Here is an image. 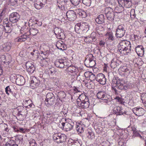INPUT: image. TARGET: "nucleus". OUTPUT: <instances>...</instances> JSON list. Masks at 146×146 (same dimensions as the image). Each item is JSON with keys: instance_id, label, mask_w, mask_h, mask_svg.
Here are the masks:
<instances>
[{"instance_id": "nucleus-1", "label": "nucleus", "mask_w": 146, "mask_h": 146, "mask_svg": "<svg viewBox=\"0 0 146 146\" xmlns=\"http://www.w3.org/2000/svg\"><path fill=\"white\" fill-rule=\"evenodd\" d=\"M134 86L132 83L125 82L123 80L119 79L116 82V84H112L111 89L115 94L119 92V90H125L128 88H131Z\"/></svg>"}, {"instance_id": "nucleus-2", "label": "nucleus", "mask_w": 146, "mask_h": 146, "mask_svg": "<svg viewBox=\"0 0 146 146\" xmlns=\"http://www.w3.org/2000/svg\"><path fill=\"white\" fill-rule=\"evenodd\" d=\"M131 46L130 41L125 40L122 41L118 45V50L122 54L125 55L127 53L131 51Z\"/></svg>"}, {"instance_id": "nucleus-3", "label": "nucleus", "mask_w": 146, "mask_h": 146, "mask_svg": "<svg viewBox=\"0 0 146 146\" xmlns=\"http://www.w3.org/2000/svg\"><path fill=\"white\" fill-rule=\"evenodd\" d=\"M79 99L80 103L78 106L82 108H87L89 106L90 103L88 98L84 94H81L79 96Z\"/></svg>"}, {"instance_id": "nucleus-4", "label": "nucleus", "mask_w": 146, "mask_h": 146, "mask_svg": "<svg viewBox=\"0 0 146 146\" xmlns=\"http://www.w3.org/2000/svg\"><path fill=\"white\" fill-rule=\"evenodd\" d=\"M96 96L98 98L103 100L104 102L108 103L110 101V99L111 97L103 90L99 91L97 94Z\"/></svg>"}, {"instance_id": "nucleus-5", "label": "nucleus", "mask_w": 146, "mask_h": 146, "mask_svg": "<svg viewBox=\"0 0 146 146\" xmlns=\"http://www.w3.org/2000/svg\"><path fill=\"white\" fill-rule=\"evenodd\" d=\"M28 28L27 27H25L24 28H22L20 31L21 33H24L19 37L16 38L15 39V41L16 42H25L27 39L28 38H29V34H27L26 32L27 29Z\"/></svg>"}, {"instance_id": "nucleus-6", "label": "nucleus", "mask_w": 146, "mask_h": 146, "mask_svg": "<svg viewBox=\"0 0 146 146\" xmlns=\"http://www.w3.org/2000/svg\"><path fill=\"white\" fill-rule=\"evenodd\" d=\"M53 138L55 142L59 143L65 142L66 141L67 137L64 134L58 133L53 135Z\"/></svg>"}, {"instance_id": "nucleus-7", "label": "nucleus", "mask_w": 146, "mask_h": 146, "mask_svg": "<svg viewBox=\"0 0 146 146\" xmlns=\"http://www.w3.org/2000/svg\"><path fill=\"white\" fill-rule=\"evenodd\" d=\"M94 57L92 54L89 55V57H87L84 61V64L87 67H93L96 63L94 60Z\"/></svg>"}, {"instance_id": "nucleus-8", "label": "nucleus", "mask_w": 146, "mask_h": 146, "mask_svg": "<svg viewBox=\"0 0 146 146\" xmlns=\"http://www.w3.org/2000/svg\"><path fill=\"white\" fill-rule=\"evenodd\" d=\"M125 32V26L123 25H119L116 30V36L117 38H121L124 36Z\"/></svg>"}, {"instance_id": "nucleus-9", "label": "nucleus", "mask_w": 146, "mask_h": 146, "mask_svg": "<svg viewBox=\"0 0 146 146\" xmlns=\"http://www.w3.org/2000/svg\"><path fill=\"white\" fill-rule=\"evenodd\" d=\"M60 123L62 126H61V128L66 131H69L72 129L73 128L74 124V122L72 121H69V122H62Z\"/></svg>"}, {"instance_id": "nucleus-10", "label": "nucleus", "mask_w": 146, "mask_h": 146, "mask_svg": "<svg viewBox=\"0 0 146 146\" xmlns=\"http://www.w3.org/2000/svg\"><path fill=\"white\" fill-rule=\"evenodd\" d=\"M30 86L33 89H35L39 87L40 85V80L38 79L35 77H33L31 78Z\"/></svg>"}, {"instance_id": "nucleus-11", "label": "nucleus", "mask_w": 146, "mask_h": 146, "mask_svg": "<svg viewBox=\"0 0 146 146\" xmlns=\"http://www.w3.org/2000/svg\"><path fill=\"white\" fill-rule=\"evenodd\" d=\"M20 18V16L17 12H13L9 15V21L13 23L18 22Z\"/></svg>"}, {"instance_id": "nucleus-12", "label": "nucleus", "mask_w": 146, "mask_h": 146, "mask_svg": "<svg viewBox=\"0 0 146 146\" xmlns=\"http://www.w3.org/2000/svg\"><path fill=\"white\" fill-rule=\"evenodd\" d=\"M113 113L117 115L126 114L127 112L121 107L116 106L113 108Z\"/></svg>"}, {"instance_id": "nucleus-13", "label": "nucleus", "mask_w": 146, "mask_h": 146, "mask_svg": "<svg viewBox=\"0 0 146 146\" xmlns=\"http://www.w3.org/2000/svg\"><path fill=\"white\" fill-rule=\"evenodd\" d=\"M9 130L7 124L4 123L0 125V133L2 135L5 136L8 135Z\"/></svg>"}, {"instance_id": "nucleus-14", "label": "nucleus", "mask_w": 146, "mask_h": 146, "mask_svg": "<svg viewBox=\"0 0 146 146\" xmlns=\"http://www.w3.org/2000/svg\"><path fill=\"white\" fill-rule=\"evenodd\" d=\"M55 66L58 68H63L65 66H67L66 61L62 59L57 60L54 62Z\"/></svg>"}, {"instance_id": "nucleus-15", "label": "nucleus", "mask_w": 146, "mask_h": 146, "mask_svg": "<svg viewBox=\"0 0 146 146\" xmlns=\"http://www.w3.org/2000/svg\"><path fill=\"white\" fill-rule=\"evenodd\" d=\"M132 111L136 115L139 116L143 115L145 112V110L143 108L139 107L133 108Z\"/></svg>"}, {"instance_id": "nucleus-16", "label": "nucleus", "mask_w": 146, "mask_h": 146, "mask_svg": "<svg viewBox=\"0 0 146 146\" xmlns=\"http://www.w3.org/2000/svg\"><path fill=\"white\" fill-rule=\"evenodd\" d=\"M96 80L100 84L102 85L105 84L106 82V79L105 76L102 73H99L97 75Z\"/></svg>"}, {"instance_id": "nucleus-17", "label": "nucleus", "mask_w": 146, "mask_h": 146, "mask_svg": "<svg viewBox=\"0 0 146 146\" xmlns=\"http://www.w3.org/2000/svg\"><path fill=\"white\" fill-rule=\"evenodd\" d=\"M66 15L68 20L70 21L74 20L76 17V15L74 11L72 10L68 11Z\"/></svg>"}, {"instance_id": "nucleus-18", "label": "nucleus", "mask_w": 146, "mask_h": 146, "mask_svg": "<svg viewBox=\"0 0 146 146\" xmlns=\"http://www.w3.org/2000/svg\"><path fill=\"white\" fill-rule=\"evenodd\" d=\"M27 71L30 74H32L35 70V68L34 65L30 62H27L26 64Z\"/></svg>"}, {"instance_id": "nucleus-19", "label": "nucleus", "mask_w": 146, "mask_h": 146, "mask_svg": "<svg viewBox=\"0 0 146 146\" xmlns=\"http://www.w3.org/2000/svg\"><path fill=\"white\" fill-rule=\"evenodd\" d=\"M17 110L18 112L17 115L19 116L20 115L26 116L27 114V111L26 108H25L23 106H19L17 107Z\"/></svg>"}, {"instance_id": "nucleus-20", "label": "nucleus", "mask_w": 146, "mask_h": 146, "mask_svg": "<svg viewBox=\"0 0 146 146\" xmlns=\"http://www.w3.org/2000/svg\"><path fill=\"white\" fill-rule=\"evenodd\" d=\"M50 62L49 59L47 57L40 58V60L39 61L40 66L43 67L47 66L49 65Z\"/></svg>"}, {"instance_id": "nucleus-21", "label": "nucleus", "mask_w": 146, "mask_h": 146, "mask_svg": "<svg viewBox=\"0 0 146 146\" xmlns=\"http://www.w3.org/2000/svg\"><path fill=\"white\" fill-rule=\"evenodd\" d=\"M16 76V84L19 86L23 85L25 82L24 78L23 76L19 75H18Z\"/></svg>"}, {"instance_id": "nucleus-22", "label": "nucleus", "mask_w": 146, "mask_h": 146, "mask_svg": "<svg viewBox=\"0 0 146 146\" xmlns=\"http://www.w3.org/2000/svg\"><path fill=\"white\" fill-rule=\"evenodd\" d=\"M135 50L136 53L139 56H143L144 54V49L142 45H138L135 47Z\"/></svg>"}, {"instance_id": "nucleus-23", "label": "nucleus", "mask_w": 146, "mask_h": 146, "mask_svg": "<svg viewBox=\"0 0 146 146\" xmlns=\"http://www.w3.org/2000/svg\"><path fill=\"white\" fill-rule=\"evenodd\" d=\"M56 46L58 49L62 50H65L66 48V45L61 40H59L57 42Z\"/></svg>"}, {"instance_id": "nucleus-24", "label": "nucleus", "mask_w": 146, "mask_h": 146, "mask_svg": "<svg viewBox=\"0 0 146 146\" xmlns=\"http://www.w3.org/2000/svg\"><path fill=\"white\" fill-rule=\"evenodd\" d=\"M96 22L98 24H102L105 21L104 16L103 14L98 15L95 20Z\"/></svg>"}, {"instance_id": "nucleus-25", "label": "nucleus", "mask_w": 146, "mask_h": 146, "mask_svg": "<svg viewBox=\"0 0 146 146\" xmlns=\"http://www.w3.org/2000/svg\"><path fill=\"white\" fill-rule=\"evenodd\" d=\"M55 101V98H52L49 99H45V104L46 106H49L53 104Z\"/></svg>"}, {"instance_id": "nucleus-26", "label": "nucleus", "mask_w": 146, "mask_h": 146, "mask_svg": "<svg viewBox=\"0 0 146 146\" xmlns=\"http://www.w3.org/2000/svg\"><path fill=\"white\" fill-rule=\"evenodd\" d=\"M29 32H27V34L32 35L33 36L36 35L38 33V30L36 28L32 27L31 28H30L29 30Z\"/></svg>"}, {"instance_id": "nucleus-27", "label": "nucleus", "mask_w": 146, "mask_h": 146, "mask_svg": "<svg viewBox=\"0 0 146 146\" xmlns=\"http://www.w3.org/2000/svg\"><path fill=\"white\" fill-rule=\"evenodd\" d=\"M81 31H88L89 29V26L87 23L81 22Z\"/></svg>"}, {"instance_id": "nucleus-28", "label": "nucleus", "mask_w": 146, "mask_h": 146, "mask_svg": "<svg viewBox=\"0 0 146 146\" xmlns=\"http://www.w3.org/2000/svg\"><path fill=\"white\" fill-rule=\"evenodd\" d=\"M76 130L78 132L82 133L84 132V127L81 124L78 123L76 124Z\"/></svg>"}, {"instance_id": "nucleus-29", "label": "nucleus", "mask_w": 146, "mask_h": 146, "mask_svg": "<svg viewBox=\"0 0 146 146\" xmlns=\"http://www.w3.org/2000/svg\"><path fill=\"white\" fill-rule=\"evenodd\" d=\"M11 44L10 42L5 43L3 45L4 50L7 51H9L11 48Z\"/></svg>"}, {"instance_id": "nucleus-30", "label": "nucleus", "mask_w": 146, "mask_h": 146, "mask_svg": "<svg viewBox=\"0 0 146 146\" xmlns=\"http://www.w3.org/2000/svg\"><path fill=\"white\" fill-rule=\"evenodd\" d=\"M85 76L86 75H88L87 77H89L90 79H91L92 80H94L95 79H96V76L94 74L91 72L90 71L86 72L85 73Z\"/></svg>"}, {"instance_id": "nucleus-31", "label": "nucleus", "mask_w": 146, "mask_h": 146, "mask_svg": "<svg viewBox=\"0 0 146 146\" xmlns=\"http://www.w3.org/2000/svg\"><path fill=\"white\" fill-rule=\"evenodd\" d=\"M11 25L8 24L6 26H4V32L6 33H10L12 30L11 27Z\"/></svg>"}, {"instance_id": "nucleus-32", "label": "nucleus", "mask_w": 146, "mask_h": 146, "mask_svg": "<svg viewBox=\"0 0 146 146\" xmlns=\"http://www.w3.org/2000/svg\"><path fill=\"white\" fill-rule=\"evenodd\" d=\"M105 36L109 40L112 41L114 39V37L113 36V33L111 31L108 32L106 34Z\"/></svg>"}, {"instance_id": "nucleus-33", "label": "nucleus", "mask_w": 146, "mask_h": 146, "mask_svg": "<svg viewBox=\"0 0 146 146\" xmlns=\"http://www.w3.org/2000/svg\"><path fill=\"white\" fill-rule=\"evenodd\" d=\"M5 60L4 61V63H7L9 64L11 62L12 58L11 56L9 54H6Z\"/></svg>"}, {"instance_id": "nucleus-34", "label": "nucleus", "mask_w": 146, "mask_h": 146, "mask_svg": "<svg viewBox=\"0 0 146 146\" xmlns=\"http://www.w3.org/2000/svg\"><path fill=\"white\" fill-rule=\"evenodd\" d=\"M119 65V64L116 61V59H113L111 61L110 66L112 68L114 69Z\"/></svg>"}, {"instance_id": "nucleus-35", "label": "nucleus", "mask_w": 146, "mask_h": 146, "mask_svg": "<svg viewBox=\"0 0 146 146\" xmlns=\"http://www.w3.org/2000/svg\"><path fill=\"white\" fill-rule=\"evenodd\" d=\"M29 23V24H31L32 26L35 25V24L37 23V20L34 17H32L30 19Z\"/></svg>"}, {"instance_id": "nucleus-36", "label": "nucleus", "mask_w": 146, "mask_h": 146, "mask_svg": "<svg viewBox=\"0 0 146 146\" xmlns=\"http://www.w3.org/2000/svg\"><path fill=\"white\" fill-rule=\"evenodd\" d=\"M131 0H124L123 5L127 8L130 7L132 5Z\"/></svg>"}, {"instance_id": "nucleus-37", "label": "nucleus", "mask_w": 146, "mask_h": 146, "mask_svg": "<svg viewBox=\"0 0 146 146\" xmlns=\"http://www.w3.org/2000/svg\"><path fill=\"white\" fill-rule=\"evenodd\" d=\"M81 27V23H78L75 25L74 29L75 31L77 33H79L81 31H82Z\"/></svg>"}, {"instance_id": "nucleus-38", "label": "nucleus", "mask_w": 146, "mask_h": 146, "mask_svg": "<svg viewBox=\"0 0 146 146\" xmlns=\"http://www.w3.org/2000/svg\"><path fill=\"white\" fill-rule=\"evenodd\" d=\"M104 12L106 16L108 14H110L114 12L113 10L110 7L106 8L105 9Z\"/></svg>"}, {"instance_id": "nucleus-39", "label": "nucleus", "mask_w": 146, "mask_h": 146, "mask_svg": "<svg viewBox=\"0 0 146 146\" xmlns=\"http://www.w3.org/2000/svg\"><path fill=\"white\" fill-rule=\"evenodd\" d=\"M87 135L88 138L91 140L94 139L95 137L94 133L92 131H88Z\"/></svg>"}, {"instance_id": "nucleus-40", "label": "nucleus", "mask_w": 146, "mask_h": 146, "mask_svg": "<svg viewBox=\"0 0 146 146\" xmlns=\"http://www.w3.org/2000/svg\"><path fill=\"white\" fill-rule=\"evenodd\" d=\"M47 70L48 74H50L51 75L54 74L56 71L55 68L52 67L48 68Z\"/></svg>"}, {"instance_id": "nucleus-41", "label": "nucleus", "mask_w": 146, "mask_h": 146, "mask_svg": "<svg viewBox=\"0 0 146 146\" xmlns=\"http://www.w3.org/2000/svg\"><path fill=\"white\" fill-rule=\"evenodd\" d=\"M14 143L13 141L10 140L6 143L5 146H18L17 145L14 144Z\"/></svg>"}, {"instance_id": "nucleus-42", "label": "nucleus", "mask_w": 146, "mask_h": 146, "mask_svg": "<svg viewBox=\"0 0 146 146\" xmlns=\"http://www.w3.org/2000/svg\"><path fill=\"white\" fill-rule=\"evenodd\" d=\"M107 19L109 21H112L114 20L115 16L114 13L113 12L112 13L108 14L106 15Z\"/></svg>"}, {"instance_id": "nucleus-43", "label": "nucleus", "mask_w": 146, "mask_h": 146, "mask_svg": "<svg viewBox=\"0 0 146 146\" xmlns=\"http://www.w3.org/2000/svg\"><path fill=\"white\" fill-rule=\"evenodd\" d=\"M57 96L59 99H62L65 97L66 94L64 92L60 91L58 92Z\"/></svg>"}, {"instance_id": "nucleus-44", "label": "nucleus", "mask_w": 146, "mask_h": 146, "mask_svg": "<svg viewBox=\"0 0 146 146\" xmlns=\"http://www.w3.org/2000/svg\"><path fill=\"white\" fill-rule=\"evenodd\" d=\"M131 129L134 136L136 137L141 136L140 134L136 131V128L134 127H132Z\"/></svg>"}, {"instance_id": "nucleus-45", "label": "nucleus", "mask_w": 146, "mask_h": 146, "mask_svg": "<svg viewBox=\"0 0 146 146\" xmlns=\"http://www.w3.org/2000/svg\"><path fill=\"white\" fill-rule=\"evenodd\" d=\"M69 146H80V144L77 140H73Z\"/></svg>"}, {"instance_id": "nucleus-46", "label": "nucleus", "mask_w": 146, "mask_h": 146, "mask_svg": "<svg viewBox=\"0 0 146 146\" xmlns=\"http://www.w3.org/2000/svg\"><path fill=\"white\" fill-rule=\"evenodd\" d=\"M75 70L76 69L74 67L71 66H68L66 69V70L68 72L70 73H73L75 72Z\"/></svg>"}, {"instance_id": "nucleus-47", "label": "nucleus", "mask_w": 146, "mask_h": 146, "mask_svg": "<svg viewBox=\"0 0 146 146\" xmlns=\"http://www.w3.org/2000/svg\"><path fill=\"white\" fill-rule=\"evenodd\" d=\"M80 16L82 18H85L87 16V14L86 12L83 11L81 10L78 13Z\"/></svg>"}, {"instance_id": "nucleus-48", "label": "nucleus", "mask_w": 146, "mask_h": 146, "mask_svg": "<svg viewBox=\"0 0 146 146\" xmlns=\"http://www.w3.org/2000/svg\"><path fill=\"white\" fill-rule=\"evenodd\" d=\"M70 1L74 5H78L80 2V0H70Z\"/></svg>"}, {"instance_id": "nucleus-49", "label": "nucleus", "mask_w": 146, "mask_h": 146, "mask_svg": "<svg viewBox=\"0 0 146 146\" xmlns=\"http://www.w3.org/2000/svg\"><path fill=\"white\" fill-rule=\"evenodd\" d=\"M29 143L30 146H37V144L35 140L33 139L30 140Z\"/></svg>"}, {"instance_id": "nucleus-50", "label": "nucleus", "mask_w": 146, "mask_h": 146, "mask_svg": "<svg viewBox=\"0 0 146 146\" xmlns=\"http://www.w3.org/2000/svg\"><path fill=\"white\" fill-rule=\"evenodd\" d=\"M55 98L54 94L52 93H47L46 95V99H49L51 98Z\"/></svg>"}, {"instance_id": "nucleus-51", "label": "nucleus", "mask_w": 146, "mask_h": 146, "mask_svg": "<svg viewBox=\"0 0 146 146\" xmlns=\"http://www.w3.org/2000/svg\"><path fill=\"white\" fill-rule=\"evenodd\" d=\"M82 1L83 3L87 6H89L91 3V0H82Z\"/></svg>"}, {"instance_id": "nucleus-52", "label": "nucleus", "mask_w": 146, "mask_h": 146, "mask_svg": "<svg viewBox=\"0 0 146 146\" xmlns=\"http://www.w3.org/2000/svg\"><path fill=\"white\" fill-rule=\"evenodd\" d=\"M61 30V29L60 28H56L54 29V32L55 35H57L62 32Z\"/></svg>"}, {"instance_id": "nucleus-53", "label": "nucleus", "mask_w": 146, "mask_h": 146, "mask_svg": "<svg viewBox=\"0 0 146 146\" xmlns=\"http://www.w3.org/2000/svg\"><path fill=\"white\" fill-rule=\"evenodd\" d=\"M40 55L42 56V58L44 57H47L48 54H47L46 52H44L43 51H42L41 53H40Z\"/></svg>"}, {"instance_id": "nucleus-54", "label": "nucleus", "mask_w": 146, "mask_h": 146, "mask_svg": "<svg viewBox=\"0 0 146 146\" xmlns=\"http://www.w3.org/2000/svg\"><path fill=\"white\" fill-rule=\"evenodd\" d=\"M38 1H37L36 3H35L34 4L35 7L37 9H40L42 8V7H43V6H42L41 5Z\"/></svg>"}, {"instance_id": "nucleus-55", "label": "nucleus", "mask_w": 146, "mask_h": 146, "mask_svg": "<svg viewBox=\"0 0 146 146\" xmlns=\"http://www.w3.org/2000/svg\"><path fill=\"white\" fill-rule=\"evenodd\" d=\"M141 99L143 103L146 102V94H142L141 96Z\"/></svg>"}, {"instance_id": "nucleus-56", "label": "nucleus", "mask_w": 146, "mask_h": 146, "mask_svg": "<svg viewBox=\"0 0 146 146\" xmlns=\"http://www.w3.org/2000/svg\"><path fill=\"white\" fill-rule=\"evenodd\" d=\"M3 26H6L7 24L11 25V24L9 21L8 19L7 18L3 20Z\"/></svg>"}, {"instance_id": "nucleus-57", "label": "nucleus", "mask_w": 146, "mask_h": 146, "mask_svg": "<svg viewBox=\"0 0 146 146\" xmlns=\"http://www.w3.org/2000/svg\"><path fill=\"white\" fill-rule=\"evenodd\" d=\"M5 91L6 93L9 95V92L10 93H12V92L11 91V89L10 88L9 86H8L6 87L5 88Z\"/></svg>"}, {"instance_id": "nucleus-58", "label": "nucleus", "mask_w": 146, "mask_h": 146, "mask_svg": "<svg viewBox=\"0 0 146 146\" xmlns=\"http://www.w3.org/2000/svg\"><path fill=\"white\" fill-rule=\"evenodd\" d=\"M57 37L59 39H62L64 38V35L63 32L58 34Z\"/></svg>"}, {"instance_id": "nucleus-59", "label": "nucleus", "mask_w": 146, "mask_h": 146, "mask_svg": "<svg viewBox=\"0 0 146 146\" xmlns=\"http://www.w3.org/2000/svg\"><path fill=\"white\" fill-rule=\"evenodd\" d=\"M41 5L42 6H44L46 4V0H37Z\"/></svg>"}, {"instance_id": "nucleus-60", "label": "nucleus", "mask_w": 146, "mask_h": 146, "mask_svg": "<svg viewBox=\"0 0 146 146\" xmlns=\"http://www.w3.org/2000/svg\"><path fill=\"white\" fill-rule=\"evenodd\" d=\"M4 31V27L2 25H0V37L2 36Z\"/></svg>"}, {"instance_id": "nucleus-61", "label": "nucleus", "mask_w": 146, "mask_h": 146, "mask_svg": "<svg viewBox=\"0 0 146 146\" xmlns=\"http://www.w3.org/2000/svg\"><path fill=\"white\" fill-rule=\"evenodd\" d=\"M23 136L22 135H18L16 137L17 140L19 141V142L22 143L23 141Z\"/></svg>"}, {"instance_id": "nucleus-62", "label": "nucleus", "mask_w": 146, "mask_h": 146, "mask_svg": "<svg viewBox=\"0 0 146 146\" xmlns=\"http://www.w3.org/2000/svg\"><path fill=\"white\" fill-rule=\"evenodd\" d=\"M115 99L117 101L121 104H122L124 103L123 99L117 96L116 97Z\"/></svg>"}, {"instance_id": "nucleus-63", "label": "nucleus", "mask_w": 146, "mask_h": 146, "mask_svg": "<svg viewBox=\"0 0 146 146\" xmlns=\"http://www.w3.org/2000/svg\"><path fill=\"white\" fill-rule=\"evenodd\" d=\"M17 0H10L9 4L10 5L14 6L17 3Z\"/></svg>"}, {"instance_id": "nucleus-64", "label": "nucleus", "mask_w": 146, "mask_h": 146, "mask_svg": "<svg viewBox=\"0 0 146 146\" xmlns=\"http://www.w3.org/2000/svg\"><path fill=\"white\" fill-rule=\"evenodd\" d=\"M70 2L68 0H62L61 1L62 4V5H63L64 6H67V5H68V3Z\"/></svg>"}]
</instances>
